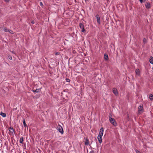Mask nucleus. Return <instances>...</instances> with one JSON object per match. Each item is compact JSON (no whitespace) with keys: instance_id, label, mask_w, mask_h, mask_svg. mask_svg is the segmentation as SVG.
I'll list each match as a JSON object with an SVG mask.
<instances>
[{"instance_id":"obj_1","label":"nucleus","mask_w":153,"mask_h":153,"mask_svg":"<svg viewBox=\"0 0 153 153\" xmlns=\"http://www.w3.org/2000/svg\"><path fill=\"white\" fill-rule=\"evenodd\" d=\"M109 120L110 123L114 126H116L117 124L116 122L114 119L112 118L110 115L109 116Z\"/></svg>"},{"instance_id":"obj_2","label":"nucleus","mask_w":153,"mask_h":153,"mask_svg":"<svg viewBox=\"0 0 153 153\" xmlns=\"http://www.w3.org/2000/svg\"><path fill=\"white\" fill-rule=\"evenodd\" d=\"M57 129L58 130L61 134H63V129L62 127L60 126L59 125L57 128Z\"/></svg>"},{"instance_id":"obj_3","label":"nucleus","mask_w":153,"mask_h":153,"mask_svg":"<svg viewBox=\"0 0 153 153\" xmlns=\"http://www.w3.org/2000/svg\"><path fill=\"white\" fill-rule=\"evenodd\" d=\"M10 132L9 134L12 135H13V133L14 132V130L12 127H10L9 129Z\"/></svg>"},{"instance_id":"obj_4","label":"nucleus","mask_w":153,"mask_h":153,"mask_svg":"<svg viewBox=\"0 0 153 153\" xmlns=\"http://www.w3.org/2000/svg\"><path fill=\"white\" fill-rule=\"evenodd\" d=\"M79 27L80 28L82 29L81 31L82 32H84L85 31V29L84 28V25L82 23H80L79 24Z\"/></svg>"},{"instance_id":"obj_5","label":"nucleus","mask_w":153,"mask_h":153,"mask_svg":"<svg viewBox=\"0 0 153 153\" xmlns=\"http://www.w3.org/2000/svg\"><path fill=\"white\" fill-rule=\"evenodd\" d=\"M102 136L101 135H98L97 137V139L99 142V143H101L102 142Z\"/></svg>"},{"instance_id":"obj_6","label":"nucleus","mask_w":153,"mask_h":153,"mask_svg":"<svg viewBox=\"0 0 153 153\" xmlns=\"http://www.w3.org/2000/svg\"><path fill=\"white\" fill-rule=\"evenodd\" d=\"M103 128H101L100 130L99 134V135L102 136L103 134Z\"/></svg>"},{"instance_id":"obj_7","label":"nucleus","mask_w":153,"mask_h":153,"mask_svg":"<svg viewBox=\"0 0 153 153\" xmlns=\"http://www.w3.org/2000/svg\"><path fill=\"white\" fill-rule=\"evenodd\" d=\"M96 17L98 23L100 24V20L99 16L98 15H97L96 16Z\"/></svg>"},{"instance_id":"obj_8","label":"nucleus","mask_w":153,"mask_h":153,"mask_svg":"<svg viewBox=\"0 0 153 153\" xmlns=\"http://www.w3.org/2000/svg\"><path fill=\"white\" fill-rule=\"evenodd\" d=\"M138 110L139 112H141L143 111V108L142 105H140L138 107Z\"/></svg>"},{"instance_id":"obj_9","label":"nucleus","mask_w":153,"mask_h":153,"mask_svg":"<svg viewBox=\"0 0 153 153\" xmlns=\"http://www.w3.org/2000/svg\"><path fill=\"white\" fill-rule=\"evenodd\" d=\"M85 145L88 146L89 145V141L88 139L87 138H85Z\"/></svg>"},{"instance_id":"obj_10","label":"nucleus","mask_w":153,"mask_h":153,"mask_svg":"<svg viewBox=\"0 0 153 153\" xmlns=\"http://www.w3.org/2000/svg\"><path fill=\"white\" fill-rule=\"evenodd\" d=\"M145 6L147 9L151 7L150 4L149 2L146 3V4H145Z\"/></svg>"},{"instance_id":"obj_11","label":"nucleus","mask_w":153,"mask_h":153,"mask_svg":"<svg viewBox=\"0 0 153 153\" xmlns=\"http://www.w3.org/2000/svg\"><path fill=\"white\" fill-rule=\"evenodd\" d=\"M113 91L114 94L117 95L118 94V92L117 91V90L115 88H114L113 90Z\"/></svg>"},{"instance_id":"obj_12","label":"nucleus","mask_w":153,"mask_h":153,"mask_svg":"<svg viewBox=\"0 0 153 153\" xmlns=\"http://www.w3.org/2000/svg\"><path fill=\"white\" fill-rule=\"evenodd\" d=\"M41 90L40 88L37 89L35 90H33V91L34 92L38 93L40 92Z\"/></svg>"},{"instance_id":"obj_13","label":"nucleus","mask_w":153,"mask_h":153,"mask_svg":"<svg viewBox=\"0 0 153 153\" xmlns=\"http://www.w3.org/2000/svg\"><path fill=\"white\" fill-rule=\"evenodd\" d=\"M135 73L137 75H140V71H139V69H136V71H135Z\"/></svg>"},{"instance_id":"obj_14","label":"nucleus","mask_w":153,"mask_h":153,"mask_svg":"<svg viewBox=\"0 0 153 153\" xmlns=\"http://www.w3.org/2000/svg\"><path fill=\"white\" fill-rule=\"evenodd\" d=\"M23 137H21L19 140V142L21 143H23Z\"/></svg>"},{"instance_id":"obj_15","label":"nucleus","mask_w":153,"mask_h":153,"mask_svg":"<svg viewBox=\"0 0 153 153\" xmlns=\"http://www.w3.org/2000/svg\"><path fill=\"white\" fill-rule=\"evenodd\" d=\"M108 56L107 54H105L104 55V59L105 60H108Z\"/></svg>"},{"instance_id":"obj_16","label":"nucleus","mask_w":153,"mask_h":153,"mask_svg":"<svg viewBox=\"0 0 153 153\" xmlns=\"http://www.w3.org/2000/svg\"><path fill=\"white\" fill-rule=\"evenodd\" d=\"M0 114L2 116V117H6V114L4 113H3L2 112H1Z\"/></svg>"},{"instance_id":"obj_17","label":"nucleus","mask_w":153,"mask_h":153,"mask_svg":"<svg viewBox=\"0 0 153 153\" xmlns=\"http://www.w3.org/2000/svg\"><path fill=\"white\" fill-rule=\"evenodd\" d=\"M23 125L24 127H27V125L25 123V119L23 120Z\"/></svg>"},{"instance_id":"obj_18","label":"nucleus","mask_w":153,"mask_h":153,"mask_svg":"<svg viewBox=\"0 0 153 153\" xmlns=\"http://www.w3.org/2000/svg\"><path fill=\"white\" fill-rule=\"evenodd\" d=\"M150 62L152 64H153V58H151L149 59Z\"/></svg>"},{"instance_id":"obj_19","label":"nucleus","mask_w":153,"mask_h":153,"mask_svg":"<svg viewBox=\"0 0 153 153\" xmlns=\"http://www.w3.org/2000/svg\"><path fill=\"white\" fill-rule=\"evenodd\" d=\"M149 98L151 100H152L153 99V95L150 94L149 95Z\"/></svg>"},{"instance_id":"obj_20","label":"nucleus","mask_w":153,"mask_h":153,"mask_svg":"<svg viewBox=\"0 0 153 153\" xmlns=\"http://www.w3.org/2000/svg\"><path fill=\"white\" fill-rule=\"evenodd\" d=\"M9 29H7V28H6L5 27L4 28V31L6 32H8V31H9Z\"/></svg>"},{"instance_id":"obj_21","label":"nucleus","mask_w":153,"mask_h":153,"mask_svg":"<svg viewBox=\"0 0 153 153\" xmlns=\"http://www.w3.org/2000/svg\"><path fill=\"white\" fill-rule=\"evenodd\" d=\"M8 32H9L11 34H13V31L11 30H9V31H8Z\"/></svg>"},{"instance_id":"obj_22","label":"nucleus","mask_w":153,"mask_h":153,"mask_svg":"<svg viewBox=\"0 0 153 153\" xmlns=\"http://www.w3.org/2000/svg\"><path fill=\"white\" fill-rule=\"evenodd\" d=\"M147 42V40H146V39L145 38H144L143 39V42L145 43H146Z\"/></svg>"},{"instance_id":"obj_23","label":"nucleus","mask_w":153,"mask_h":153,"mask_svg":"<svg viewBox=\"0 0 153 153\" xmlns=\"http://www.w3.org/2000/svg\"><path fill=\"white\" fill-rule=\"evenodd\" d=\"M66 80L67 82H69L70 81V79L68 78H66Z\"/></svg>"},{"instance_id":"obj_24","label":"nucleus","mask_w":153,"mask_h":153,"mask_svg":"<svg viewBox=\"0 0 153 153\" xmlns=\"http://www.w3.org/2000/svg\"><path fill=\"white\" fill-rule=\"evenodd\" d=\"M8 57H9V59L10 60H11L12 59V57L10 56H9Z\"/></svg>"},{"instance_id":"obj_25","label":"nucleus","mask_w":153,"mask_h":153,"mask_svg":"<svg viewBox=\"0 0 153 153\" xmlns=\"http://www.w3.org/2000/svg\"><path fill=\"white\" fill-rule=\"evenodd\" d=\"M39 4H40V5L41 6H43V4H42V2H40V3H39Z\"/></svg>"},{"instance_id":"obj_26","label":"nucleus","mask_w":153,"mask_h":153,"mask_svg":"<svg viewBox=\"0 0 153 153\" xmlns=\"http://www.w3.org/2000/svg\"><path fill=\"white\" fill-rule=\"evenodd\" d=\"M136 152L137 153H141L138 150H136Z\"/></svg>"},{"instance_id":"obj_27","label":"nucleus","mask_w":153,"mask_h":153,"mask_svg":"<svg viewBox=\"0 0 153 153\" xmlns=\"http://www.w3.org/2000/svg\"><path fill=\"white\" fill-rule=\"evenodd\" d=\"M140 1L141 3H142L143 2V0H140Z\"/></svg>"},{"instance_id":"obj_28","label":"nucleus","mask_w":153,"mask_h":153,"mask_svg":"<svg viewBox=\"0 0 153 153\" xmlns=\"http://www.w3.org/2000/svg\"><path fill=\"white\" fill-rule=\"evenodd\" d=\"M59 53L56 52V53L55 54L56 55H58L59 54Z\"/></svg>"},{"instance_id":"obj_29","label":"nucleus","mask_w":153,"mask_h":153,"mask_svg":"<svg viewBox=\"0 0 153 153\" xmlns=\"http://www.w3.org/2000/svg\"><path fill=\"white\" fill-rule=\"evenodd\" d=\"M4 1L6 2H8L9 1V0H4Z\"/></svg>"},{"instance_id":"obj_30","label":"nucleus","mask_w":153,"mask_h":153,"mask_svg":"<svg viewBox=\"0 0 153 153\" xmlns=\"http://www.w3.org/2000/svg\"><path fill=\"white\" fill-rule=\"evenodd\" d=\"M31 23L32 24H33L34 23V21H32L31 22Z\"/></svg>"},{"instance_id":"obj_31","label":"nucleus","mask_w":153,"mask_h":153,"mask_svg":"<svg viewBox=\"0 0 153 153\" xmlns=\"http://www.w3.org/2000/svg\"><path fill=\"white\" fill-rule=\"evenodd\" d=\"M89 153H94V152L93 151H91Z\"/></svg>"},{"instance_id":"obj_32","label":"nucleus","mask_w":153,"mask_h":153,"mask_svg":"<svg viewBox=\"0 0 153 153\" xmlns=\"http://www.w3.org/2000/svg\"><path fill=\"white\" fill-rule=\"evenodd\" d=\"M12 53H14V52L13 51H12Z\"/></svg>"}]
</instances>
